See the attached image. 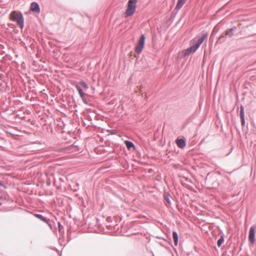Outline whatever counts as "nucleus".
Here are the masks:
<instances>
[{"instance_id":"f257e3e1","label":"nucleus","mask_w":256,"mask_h":256,"mask_svg":"<svg viewBox=\"0 0 256 256\" xmlns=\"http://www.w3.org/2000/svg\"><path fill=\"white\" fill-rule=\"evenodd\" d=\"M11 20L14 22H16L18 26L20 28H23L24 25V20L22 14L20 12L13 11L10 14Z\"/></svg>"},{"instance_id":"f03ea898","label":"nucleus","mask_w":256,"mask_h":256,"mask_svg":"<svg viewBox=\"0 0 256 256\" xmlns=\"http://www.w3.org/2000/svg\"><path fill=\"white\" fill-rule=\"evenodd\" d=\"M136 0H129L125 14L126 17L130 16L134 13L136 8Z\"/></svg>"},{"instance_id":"7ed1b4c3","label":"nucleus","mask_w":256,"mask_h":256,"mask_svg":"<svg viewBox=\"0 0 256 256\" xmlns=\"http://www.w3.org/2000/svg\"><path fill=\"white\" fill-rule=\"evenodd\" d=\"M236 30L237 28L236 26H234L233 28L230 29H228L226 31L225 34H222L220 36V37L218 39L217 42L221 44L224 42L226 40V38L227 36L228 38H232L234 36V32L236 31Z\"/></svg>"},{"instance_id":"20e7f679","label":"nucleus","mask_w":256,"mask_h":256,"mask_svg":"<svg viewBox=\"0 0 256 256\" xmlns=\"http://www.w3.org/2000/svg\"><path fill=\"white\" fill-rule=\"evenodd\" d=\"M145 40L146 37L144 34H142L140 38L138 40V44L135 48L136 52L138 54H140L142 52V50L144 47Z\"/></svg>"},{"instance_id":"39448f33","label":"nucleus","mask_w":256,"mask_h":256,"mask_svg":"<svg viewBox=\"0 0 256 256\" xmlns=\"http://www.w3.org/2000/svg\"><path fill=\"white\" fill-rule=\"evenodd\" d=\"M256 234V226L252 225L250 228V232H249V235H248V239L252 244H254L256 241V240H255Z\"/></svg>"},{"instance_id":"423d86ee","label":"nucleus","mask_w":256,"mask_h":256,"mask_svg":"<svg viewBox=\"0 0 256 256\" xmlns=\"http://www.w3.org/2000/svg\"><path fill=\"white\" fill-rule=\"evenodd\" d=\"M30 10L34 12L40 13V8L39 4L36 2H32L30 7Z\"/></svg>"},{"instance_id":"0eeeda50","label":"nucleus","mask_w":256,"mask_h":256,"mask_svg":"<svg viewBox=\"0 0 256 256\" xmlns=\"http://www.w3.org/2000/svg\"><path fill=\"white\" fill-rule=\"evenodd\" d=\"M207 36L206 33H203L202 35L198 38L197 40H196V38L192 40L193 43L196 42L198 45L200 46V44L202 43L204 39Z\"/></svg>"},{"instance_id":"6e6552de","label":"nucleus","mask_w":256,"mask_h":256,"mask_svg":"<svg viewBox=\"0 0 256 256\" xmlns=\"http://www.w3.org/2000/svg\"><path fill=\"white\" fill-rule=\"evenodd\" d=\"M176 143L178 146L180 148H184L186 144L185 140L182 138L177 139L176 140Z\"/></svg>"},{"instance_id":"1a4fd4ad","label":"nucleus","mask_w":256,"mask_h":256,"mask_svg":"<svg viewBox=\"0 0 256 256\" xmlns=\"http://www.w3.org/2000/svg\"><path fill=\"white\" fill-rule=\"evenodd\" d=\"M124 144L127 148L128 150H131L132 148H133V149H135L136 148V146H135V145L134 144L131 142V141H129V140H125L124 141Z\"/></svg>"},{"instance_id":"9d476101","label":"nucleus","mask_w":256,"mask_h":256,"mask_svg":"<svg viewBox=\"0 0 256 256\" xmlns=\"http://www.w3.org/2000/svg\"><path fill=\"white\" fill-rule=\"evenodd\" d=\"M220 233L222 234L221 236L217 242V245L218 247L222 246V244H223L224 240V234L223 233L222 231H221Z\"/></svg>"},{"instance_id":"9b49d317","label":"nucleus","mask_w":256,"mask_h":256,"mask_svg":"<svg viewBox=\"0 0 256 256\" xmlns=\"http://www.w3.org/2000/svg\"><path fill=\"white\" fill-rule=\"evenodd\" d=\"M75 86H76V89L77 90L78 92V94H79V95H80V97L81 98H83L84 97L86 94L83 92V90L82 89V88H80V86L78 84H76Z\"/></svg>"},{"instance_id":"f8f14e48","label":"nucleus","mask_w":256,"mask_h":256,"mask_svg":"<svg viewBox=\"0 0 256 256\" xmlns=\"http://www.w3.org/2000/svg\"><path fill=\"white\" fill-rule=\"evenodd\" d=\"M186 2V0H178L176 6V9L178 10H180L185 4Z\"/></svg>"},{"instance_id":"ddd939ff","label":"nucleus","mask_w":256,"mask_h":256,"mask_svg":"<svg viewBox=\"0 0 256 256\" xmlns=\"http://www.w3.org/2000/svg\"><path fill=\"white\" fill-rule=\"evenodd\" d=\"M172 237L174 240V245L177 246L178 241V236L176 232L174 231L172 232Z\"/></svg>"},{"instance_id":"4468645a","label":"nucleus","mask_w":256,"mask_h":256,"mask_svg":"<svg viewBox=\"0 0 256 256\" xmlns=\"http://www.w3.org/2000/svg\"><path fill=\"white\" fill-rule=\"evenodd\" d=\"M183 54L184 56H189L192 52H193V51L192 50V48H190V47L186 49V50H183Z\"/></svg>"},{"instance_id":"2eb2a0df","label":"nucleus","mask_w":256,"mask_h":256,"mask_svg":"<svg viewBox=\"0 0 256 256\" xmlns=\"http://www.w3.org/2000/svg\"><path fill=\"white\" fill-rule=\"evenodd\" d=\"M34 216L35 217L44 222L47 220L48 219L44 217L42 215L40 214H34Z\"/></svg>"},{"instance_id":"dca6fc26","label":"nucleus","mask_w":256,"mask_h":256,"mask_svg":"<svg viewBox=\"0 0 256 256\" xmlns=\"http://www.w3.org/2000/svg\"><path fill=\"white\" fill-rule=\"evenodd\" d=\"M244 107L242 106H240V119L244 118Z\"/></svg>"},{"instance_id":"f3484780","label":"nucleus","mask_w":256,"mask_h":256,"mask_svg":"<svg viewBox=\"0 0 256 256\" xmlns=\"http://www.w3.org/2000/svg\"><path fill=\"white\" fill-rule=\"evenodd\" d=\"M194 44L190 46V48H192V50L193 51V52H195L198 48L200 46L196 42H194Z\"/></svg>"},{"instance_id":"a211bd4d","label":"nucleus","mask_w":256,"mask_h":256,"mask_svg":"<svg viewBox=\"0 0 256 256\" xmlns=\"http://www.w3.org/2000/svg\"><path fill=\"white\" fill-rule=\"evenodd\" d=\"M45 222L49 226L50 228L52 230L54 222L51 221L50 219H47V220Z\"/></svg>"},{"instance_id":"6ab92c4d","label":"nucleus","mask_w":256,"mask_h":256,"mask_svg":"<svg viewBox=\"0 0 256 256\" xmlns=\"http://www.w3.org/2000/svg\"><path fill=\"white\" fill-rule=\"evenodd\" d=\"M86 90L88 89V86L86 83L84 82V81H80L79 83Z\"/></svg>"},{"instance_id":"aec40b11","label":"nucleus","mask_w":256,"mask_h":256,"mask_svg":"<svg viewBox=\"0 0 256 256\" xmlns=\"http://www.w3.org/2000/svg\"><path fill=\"white\" fill-rule=\"evenodd\" d=\"M58 226L59 232H60L64 228V227H63V226H62V225L61 224L60 222H58Z\"/></svg>"},{"instance_id":"412c9836","label":"nucleus","mask_w":256,"mask_h":256,"mask_svg":"<svg viewBox=\"0 0 256 256\" xmlns=\"http://www.w3.org/2000/svg\"><path fill=\"white\" fill-rule=\"evenodd\" d=\"M241 122H242V126H244L245 124H246L245 119L244 118L241 119Z\"/></svg>"},{"instance_id":"4be33fe9","label":"nucleus","mask_w":256,"mask_h":256,"mask_svg":"<svg viewBox=\"0 0 256 256\" xmlns=\"http://www.w3.org/2000/svg\"><path fill=\"white\" fill-rule=\"evenodd\" d=\"M165 200L168 203H170V200L168 198L165 197Z\"/></svg>"},{"instance_id":"5701e85b","label":"nucleus","mask_w":256,"mask_h":256,"mask_svg":"<svg viewBox=\"0 0 256 256\" xmlns=\"http://www.w3.org/2000/svg\"><path fill=\"white\" fill-rule=\"evenodd\" d=\"M82 98V101H83V102H84V103H85V104H87L86 100H85L84 97L83 98Z\"/></svg>"},{"instance_id":"b1692460","label":"nucleus","mask_w":256,"mask_h":256,"mask_svg":"<svg viewBox=\"0 0 256 256\" xmlns=\"http://www.w3.org/2000/svg\"><path fill=\"white\" fill-rule=\"evenodd\" d=\"M0 186H3L2 183L0 181Z\"/></svg>"},{"instance_id":"393cba45","label":"nucleus","mask_w":256,"mask_h":256,"mask_svg":"<svg viewBox=\"0 0 256 256\" xmlns=\"http://www.w3.org/2000/svg\"><path fill=\"white\" fill-rule=\"evenodd\" d=\"M1 204H1V203H0V206Z\"/></svg>"}]
</instances>
